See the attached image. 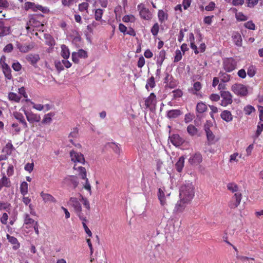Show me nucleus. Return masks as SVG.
Here are the masks:
<instances>
[{
	"instance_id": "56",
	"label": "nucleus",
	"mask_w": 263,
	"mask_h": 263,
	"mask_svg": "<svg viewBox=\"0 0 263 263\" xmlns=\"http://www.w3.org/2000/svg\"><path fill=\"white\" fill-rule=\"evenodd\" d=\"M79 57L86 58L87 57V52L83 49H80L77 52Z\"/></svg>"
},
{
	"instance_id": "47",
	"label": "nucleus",
	"mask_w": 263,
	"mask_h": 263,
	"mask_svg": "<svg viewBox=\"0 0 263 263\" xmlns=\"http://www.w3.org/2000/svg\"><path fill=\"white\" fill-rule=\"evenodd\" d=\"M13 115L15 118L16 120H17L20 123H21L23 120H25L23 115L20 112L15 111L13 112Z\"/></svg>"
},
{
	"instance_id": "21",
	"label": "nucleus",
	"mask_w": 263,
	"mask_h": 263,
	"mask_svg": "<svg viewBox=\"0 0 263 263\" xmlns=\"http://www.w3.org/2000/svg\"><path fill=\"white\" fill-rule=\"evenodd\" d=\"M10 32V27L5 26L3 22H0V37L9 34Z\"/></svg>"
},
{
	"instance_id": "52",
	"label": "nucleus",
	"mask_w": 263,
	"mask_h": 263,
	"mask_svg": "<svg viewBox=\"0 0 263 263\" xmlns=\"http://www.w3.org/2000/svg\"><path fill=\"white\" fill-rule=\"evenodd\" d=\"M182 58L181 52L179 50H177L175 52V57L174 58V62H178L181 60Z\"/></svg>"
},
{
	"instance_id": "38",
	"label": "nucleus",
	"mask_w": 263,
	"mask_h": 263,
	"mask_svg": "<svg viewBox=\"0 0 263 263\" xmlns=\"http://www.w3.org/2000/svg\"><path fill=\"white\" fill-rule=\"evenodd\" d=\"M187 131L188 133L191 135L194 136L197 133V129L193 125H189L187 127Z\"/></svg>"
},
{
	"instance_id": "43",
	"label": "nucleus",
	"mask_w": 263,
	"mask_h": 263,
	"mask_svg": "<svg viewBox=\"0 0 263 263\" xmlns=\"http://www.w3.org/2000/svg\"><path fill=\"white\" fill-rule=\"evenodd\" d=\"M263 130V123L260 122L258 123L257 128L254 135L255 138H258Z\"/></svg>"
},
{
	"instance_id": "36",
	"label": "nucleus",
	"mask_w": 263,
	"mask_h": 263,
	"mask_svg": "<svg viewBox=\"0 0 263 263\" xmlns=\"http://www.w3.org/2000/svg\"><path fill=\"white\" fill-rule=\"evenodd\" d=\"M80 196L81 197L82 200L83 201V204L87 209L86 214L87 215L89 213V210L90 209L89 202L88 200L86 198H84L82 195L80 194Z\"/></svg>"
},
{
	"instance_id": "30",
	"label": "nucleus",
	"mask_w": 263,
	"mask_h": 263,
	"mask_svg": "<svg viewBox=\"0 0 263 263\" xmlns=\"http://www.w3.org/2000/svg\"><path fill=\"white\" fill-rule=\"evenodd\" d=\"M79 135L78 129L77 128H74L70 133L68 138H69V141L73 144V141L72 138H77Z\"/></svg>"
},
{
	"instance_id": "8",
	"label": "nucleus",
	"mask_w": 263,
	"mask_h": 263,
	"mask_svg": "<svg viewBox=\"0 0 263 263\" xmlns=\"http://www.w3.org/2000/svg\"><path fill=\"white\" fill-rule=\"evenodd\" d=\"M137 7L139 11L140 15L142 18L146 20L151 18L152 16L149 10L146 8L143 4L138 5Z\"/></svg>"
},
{
	"instance_id": "4",
	"label": "nucleus",
	"mask_w": 263,
	"mask_h": 263,
	"mask_svg": "<svg viewBox=\"0 0 263 263\" xmlns=\"http://www.w3.org/2000/svg\"><path fill=\"white\" fill-rule=\"evenodd\" d=\"M232 90L237 95L246 96L248 94L247 87L241 84H235L232 86Z\"/></svg>"
},
{
	"instance_id": "55",
	"label": "nucleus",
	"mask_w": 263,
	"mask_h": 263,
	"mask_svg": "<svg viewBox=\"0 0 263 263\" xmlns=\"http://www.w3.org/2000/svg\"><path fill=\"white\" fill-rule=\"evenodd\" d=\"M221 81L223 82H227L229 81L230 80V75L226 73H222L221 76Z\"/></svg>"
},
{
	"instance_id": "51",
	"label": "nucleus",
	"mask_w": 263,
	"mask_h": 263,
	"mask_svg": "<svg viewBox=\"0 0 263 263\" xmlns=\"http://www.w3.org/2000/svg\"><path fill=\"white\" fill-rule=\"evenodd\" d=\"M35 8V4L31 2H26L25 4V9L27 10L28 9H32L34 11Z\"/></svg>"
},
{
	"instance_id": "53",
	"label": "nucleus",
	"mask_w": 263,
	"mask_h": 263,
	"mask_svg": "<svg viewBox=\"0 0 263 263\" xmlns=\"http://www.w3.org/2000/svg\"><path fill=\"white\" fill-rule=\"evenodd\" d=\"M34 222V220L32 218H30L28 214H25L24 223L26 224H33Z\"/></svg>"
},
{
	"instance_id": "20",
	"label": "nucleus",
	"mask_w": 263,
	"mask_h": 263,
	"mask_svg": "<svg viewBox=\"0 0 263 263\" xmlns=\"http://www.w3.org/2000/svg\"><path fill=\"white\" fill-rule=\"evenodd\" d=\"M156 103V96L154 93H151L145 101V104L147 107H149L151 106L155 105Z\"/></svg>"
},
{
	"instance_id": "33",
	"label": "nucleus",
	"mask_w": 263,
	"mask_h": 263,
	"mask_svg": "<svg viewBox=\"0 0 263 263\" xmlns=\"http://www.w3.org/2000/svg\"><path fill=\"white\" fill-rule=\"evenodd\" d=\"M201 88V84L199 82L194 83L193 85V88L192 89V93L194 95H197V92L199 91Z\"/></svg>"
},
{
	"instance_id": "16",
	"label": "nucleus",
	"mask_w": 263,
	"mask_h": 263,
	"mask_svg": "<svg viewBox=\"0 0 263 263\" xmlns=\"http://www.w3.org/2000/svg\"><path fill=\"white\" fill-rule=\"evenodd\" d=\"M202 157L201 155L199 153H196L190 158L189 162L192 165H197L202 161Z\"/></svg>"
},
{
	"instance_id": "2",
	"label": "nucleus",
	"mask_w": 263,
	"mask_h": 263,
	"mask_svg": "<svg viewBox=\"0 0 263 263\" xmlns=\"http://www.w3.org/2000/svg\"><path fill=\"white\" fill-rule=\"evenodd\" d=\"M69 203L73 207L74 212L79 218L82 221H87L86 217L82 212L81 205L78 199L76 197H71Z\"/></svg>"
},
{
	"instance_id": "57",
	"label": "nucleus",
	"mask_w": 263,
	"mask_h": 263,
	"mask_svg": "<svg viewBox=\"0 0 263 263\" xmlns=\"http://www.w3.org/2000/svg\"><path fill=\"white\" fill-rule=\"evenodd\" d=\"M248 7H254L258 2V0H247Z\"/></svg>"
},
{
	"instance_id": "41",
	"label": "nucleus",
	"mask_w": 263,
	"mask_h": 263,
	"mask_svg": "<svg viewBox=\"0 0 263 263\" xmlns=\"http://www.w3.org/2000/svg\"><path fill=\"white\" fill-rule=\"evenodd\" d=\"M8 97L10 100L14 101L17 102H18L21 99V97L19 96L14 92L9 93Z\"/></svg>"
},
{
	"instance_id": "50",
	"label": "nucleus",
	"mask_w": 263,
	"mask_h": 263,
	"mask_svg": "<svg viewBox=\"0 0 263 263\" xmlns=\"http://www.w3.org/2000/svg\"><path fill=\"white\" fill-rule=\"evenodd\" d=\"M89 6V4L88 3L84 2L82 3L79 5V10L80 11H83L84 10H87Z\"/></svg>"
},
{
	"instance_id": "27",
	"label": "nucleus",
	"mask_w": 263,
	"mask_h": 263,
	"mask_svg": "<svg viewBox=\"0 0 263 263\" xmlns=\"http://www.w3.org/2000/svg\"><path fill=\"white\" fill-rule=\"evenodd\" d=\"M61 49L62 57L65 59H67L70 55V52L68 47L65 45H62L61 46Z\"/></svg>"
},
{
	"instance_id": "44",
	"label": "nucleus",
	"mask_w": 263,
	"mask_h": 263,
	"mask_svg": "<svg viewBox=\"0 0 263 263\" xmlns=\"http://www.w3.org/2000/svg\"><path fill=\"white\" fill-rule=\"evenodd\" d=\"M236 18L238 21H245L248 20V17L245 15L242 12L236 13Z\"/></svg>"
},
{
	"instance_id": "23",
	"label": "nucleus",
	"mask_w": 263,
	"mask_h": 263,
	"mask_svg": "<svg viewBox=\"0 0 263 263\" xmlns=\"http://www.w3.org/2000/svg\"><path fill=\"white\" fill-rule=\"evenodd\" d=\"M7 238L9 242H10L11 244L14 245L13 247V249L14 250H16L20 247V243L15 237L11 236L9 234H7Z\"/></svg>"
},
{
	"instance_id": "18",
	"label": "nucleus",
	"mask_w": 263,
	"mask_h": 263,
	"mask_svg": "<svg viewBox=\"0 0 263 263\" xmlns=\"http://www.w3.org/2000/svg\"><path fill=\"white\" fill-rule=\"evenodd\" d=\"M182 115V112L179 109H172L167 112L166 116L169 119L176 118Z\"/></svg>"
},
{
	"instance_id": "42",
	"label": "nucleus",
	"mask_w": 263,
	"mask_h": 263,
	"mask_svg": "<svg viewBox=\"0 0 263 263\" xmlns=\"http://www.w3.org/2000/svg\"><path fill=\"white\" fill-rule=\"evenodd\" d=\"M34 11H36L37 10H40L44 13H48L49 11V10L47 7H44L41 5H35L34 8Z\"/></svg>"
},
{
	"instance_id": "10",
	"label": "nucleus",
	"mask_w": 263,
	"mask_h": 263,
	"mask_svg": "<svg viewBox=\"0 0 263 263\" xmlns=\"http://www.w3.org/2000/svg\"><path fill=\"white\" fill-rule=\"evenodd\" d=\"M242 195L240 192L235 193L232 197V201L229 204V206L231 208H235L240 204L241 200Z\"/></svg>"
},
{
	"instance_id": "17",
	"label": "nucleus",
	"mask_w": 263,
	"mask_h": 263,
	"mask_svg": "<svg viewBox=\"0 0 263 263\" xmlns=\"http://www.w3.org/2000/svg\"><path fill=\"white\" fill-rule=\"evenodd\" d=\"M40 195L42 197L44 201L46 203H55L57 202L56 199L51 195L49 194L44 193L43 192H42Z\"/></svg>"
},
{
	"instance_id": "35",
	"label": "nucleus",
	"mask_w": 263,
	"mask_h": 263,
	"mask_svg": "<svg viewBox=\"0 0 263 263\" xmlns=\"http://www.w3.org/2000/svg\"><path fill=\"white\" fill-rule=\"evenodd\" d=\"M20 191L21 194L25 196L28 193V184L27 182L24 181L23 182L20 186Z\"/></svg>"
},
{
	"instance_id": "14",
	"label": "nucleus",
	"mask_w": 263,
	"mask_h": 263,
	"mask_svg": "<svg viewBox=\"0 0 263 263\" xmlns=\"http://www.w3.org/2000/svg\"><path fill=\"white\" fill-rule=\"evenodd\" d=\"M170 195V193H167L165 195L164 192L161 189H159L158 193V198L162 206H164L166 203V198Z\"/></svg>"
},
{
	"instance_id": "31",
	"label": "nucleus",
	"mask_w": 263,
	"mask_h": 263,
	"mask_svg": "<svg viewBox=\"0 0 263 263\" xmlns=\"http://www.w3.org/2000/svg\"><path fill=\"white\" fill-rule=\"evenodd\" d=\"M206 109V105L202 102L198 103L196 106V110L199 113H203L205 111Z\"/></svg>"
},
{
	"instance_id": "54",
	"label": "nucleus",
	"mask_w": 263,
	"mask_h": 263,
	"mask_svg": "<svg viewBox=\"0 0 263 263\" xmlns=\"http://www.w3.org/2000/svg\"><path fill=\"white\" fill-rule=\"evenodd\" d=\"M33 167H34L33 163H28L25 165L24 168L26 171L28 172L29 173H31L33 171Z\"/></svg>"
},
{
	"instance_id": "13",
	"label": "nucleus",
	"mask_w": 263,
	"mask_h": 263,
	"mask_svg": "<svg viewBox=\"0 0 263 263\" xmlns=\"http://www.w3.org/2000/svg\"><path fill=\"white\" fill-rule=\"evenodd\" d=\"M25 115L28 122L30 123L38 122L41 117L39 115L24 110Z\"/></svg>"
},
{
	"instance_id": "12",
	"label": "nucleus",
	"mask_w": 263,
	"mask_h": 263,
	"mask_svg": "<svg viewBox=\"0 0 263 263\" xmlns=\"http://www.w3.org/2000/svg\"><path fill=\"white\" fill-rule=\"evenodd\" d=\"M63 182L68 185H72L75 189L79 184L77 177L74 176H69L64 179Z\"/></svg>"
},
{
	"instance_id": "9",
	"label": "nucleus",
	"mask_w": 263,
	"mask_h": 263,
	"mask_svg": "<svg viewBox=\"0 0 263 263\" xmlns=\"http://www.w3.org/2000/svg\"><path fill=\"white\" fill-rule=\"evenodd\" d=\"M43 26L44 24L38 21L36 17H32L27 23L26 29L29 31L31 27L40 28Z\"/></svg>"
},
{
	"instance_id": "37",
	"label": "nucleus",
	"mask_w": 263,
	"mask_h": 263,
	"mask_svg": "<svg viewBox=\"0 0 263 263\" xmlns=\"http://www.w3.org/2000/svg\"><path fill=\"white\" fill-rule=\"evenodd\" d=\"M54 114L53 112L48 113L44 116L42 123L44 124L49 123L51 121V117L54 116Z\"/></svg>"
},
{
	"instance_id": "6",
	"label": "nucleus",
	"mask_w": 263,
	"mask_h": 263,
	"mask_svg": "<svg viewBox=\"0 0 263 263\" xmlns=\"http://www.w3.org/2000/svg\"><path fill=\"white\" fill-rule=\"evenodd\" d=\"M70 157L71 160L74 162H78L81 164H84L85 160L84 155L81 153L77 152L73 150H72L70 152Z\"/></svg>"
},
{
	"instance_id": "62",
	"label": "nucleus",
	"mask_w": 263,
	"mask_h": 263,
	"mask_svg": "<svg viewBox=\"0 0 263 263\" xmlns=\"http://www.w3.org/2000/svg\"><path fill=\"white\" fill-rule=\"evenodd\" d=\"M145 64V59L142 56L140 57L139 59V60L138 61L137 66L139 68H142Z\"/></svg>"
},
{
	"instance_id": "64",
	"label": "nucleus",
	"mask_w": 263,
	"mask_h": 263,
	"mask_svg": "<svg viewBox=\"0 0 263 263\" xmlns=\"http://www.w3.org/2000/svg\"><path fill=\"white\" fill-rule=\"evenodd\" d=\"M13 69L16 71H18L21 69L22 66L18 62L14 63L12 66Z\"/></svg>"
},
{
	"instance_id": "58",
	"label": "nucleus",
	"mask_w": 263,
	"mask_h": 263,
	"mask_svg": "<svg viewBox=\"0 0 263 263\" xmlns=\"http://www.w3.org/2000/svg\"><path fill=\"white\" fill-rule=\"evenodd\" d=\"M193 118H194L193 115H192L190 113L186 114L185 115V117H184V121L186 123H189V122H191L193 119Z\"/></svg>"
},
{
	"instance_id": "22",
	"label": "nucleus",
	"mask_w": 263,
	"mask_h": 263,
	"mask_svg": "<svg viewBox=\"0 0 263 263\" xmlns=\"http://www.w3.org/2000/svg\"><path fill=\"white\" fill-rule=\"evenodd\" d=\"M26 59L31 64H34L39 61L40 57L37 54H29L26 56Z\"/></svg>"
},
{
	"instance_id": "15",
	"label": "nucleus",
	"mask_w": 263,
	"mask_h": 263,
	"mask_svg": "<svg viewBox=\"0 0 263 263\" xmlns=\"http://www.w3.org/2000/svg\"><path fill=\"white\" fill-rule=\"evenodd\" d=\"M171 143L175 146L181 145L184 142L183 139L178 135L174 134L170 137Z\"/></svg>"
},
{
	"instance_id": "3",
	"label": "nucleus",
	"mask_w": 263,
	"mask_h": 263,
	"mask_svg": "<svg viewBox=\"0 0 263 263\" xmlns=\"http://www.w3.org/2000/svg\"><path fill=\"white\" fill-rule=\"evenodd\" d=\"M73 169L76 170H78L79 173V175L81 177L82 179L86 180V183L84 185V188L86 190H88L90 194H91V186L90 183L88 182V180L86 178V170L85 167L82 166H79L78 167H76V165H74L73 166Z\"/></svg>"
},
{
	"instance_id": "46",
	"label": "nucleus",
	"mask_w": 263,
	"mask_h": 263,
	"mask_svg": "<svg viewBox=\"0 0 263 263\" xmlns=\"http://www.w3.org/2000/svg\"><path fill=\"white\" fill-rule=\"evenodd\" d=\"M123 21L124 22H133L135 20V18L133 15H126L123 17Z\"/></svg>"
},
{
	"instance_id": "48",
	"label": "nucleus",
	"mask_w": 263,
	"mask_h": 263,
	"mask_svg": "<svg viewBox=\"0 0 263 263\" xmlns=\"http://www.w3.org/2000/svg\"><path fill=\"white\" fill-rule=\"evenodd\" d=\"M159 30V26L158 23H156L154 25L151 29V32L154 36L157 35Z\"/></svg>"
},
{
	"instance_id": "32",
	"label": "nucleus",
	"mask_w": 263,
	"mask_h": 263,
	"mask_svg": "<svg viewBox=\"0 0 263 263\" xmlns=\"http://www.w3.org/2000/svg\"><path fill=\"white\" fill-rule=\"evenodd\" d=\"M159 20L161 23H162L167 19V14L164 12L162 10H160L158 13Z\"/></svg>"
},
{
	"instance_id": "59",
	"label": "nucleus",
	"mask_w": 263,
	"mask_h": 263,
	"mask_svg": "<svg viewBox=\"0 0 263 263\" xmlns=\"http://www.w3.org/2000/svg\"><path fill=\"white\" fill-rule=\"evenodd\" d=\"M8 219V215L7 213H5L3 214L1 218V222L4 224H6L7 223Z\"/></svg>"
},
{
	"instance_id": "24",
	"label": "nucleus",
	"mask_w": 263,
	"mask_h": 263,
	"mask_svg": "<svg viewBox=\"0 0 263 263\" xmlns=\"http://www.w3.org/2000/svg\"><path fill=\"white\" fill-rule=\"evenodd\" d=\"M233 40L234 42L235 43V44L239 47H240L242 46V37L241 35L238 33L236 32L235 33L233 36H232Z\"/></svg>"
},
{
	"instance_id": "11",
	"label": "nucleus",
	"mask_w": 263,
	"mask_h": 263,
	"mask_svg": "<svg viewBox=\"0 0 263 263\" xmlns=\"http://www.w3.org/2000/svg\"><path fill=\"white\" fill-rule=\"evenodd\" d=\"M236 62L233 59H226L223 62L224 69L228 72H231L234 70L236 68Z\"/></svg>"
},
{
	"instance_id": "25",
	"label": "nucleus",
	"mask_w": 263,
	"mask_h": 263,
	"mask_svg": "<svg viewBox=\"0 0 263 263\" xmlns=\"http://www.w3.org/2000/svg\"><path fill=\"white\" fill-rule=\"evenodd\" d=\"M185 158L183 156L180 157L177 163L175 164L177 171L178 172H181L184 166Z\"/></svg>"
},
{
	"instance_id": "34",
	"label": "nucleus",
	"mask_w": 263,
	"mask_h": 263,
	"mask_svg": "<svg viewBox=\"0 0 263 263\" xmlns=\"http://www.w3.org/2000/svg\"><path fill=\"white\" fill-rule=\"evenodd\" d=\"M227 189L232 193L238 192V187L234 183H230L227 184Z\"/></svg>"
},
{
	"instance_id": "28",
	"label": "nucleus",
	"mask_w": 263,
	"mask_h": 263,
	"mask_svg": "<svg viewBox=\"0 0 263 263\" xmlns=\"http://www.w3.org/2000/svg\"><path fill=\"white\" fill-rule=\"evenodd\" d=\"M165 51L163 50H161L159 52V54L157 60V64L159 66H161L162 64V63L165 59Z\"/></svg>"
},
{
	"instance_id": "5",
	"label": "nucleus",
	"mask_w": 263,
	"mask_h": 263,
	"mask_svg": "<svg viewBox=\"0 0 263 263\" xmlns=\"http://www.w3.org/2000/svg\"><path fill=\"white\" fill-rule=\"evenodd\" d=\"M220 95L221 97L222 98L220 103L221 106L226 107L228 105L231 104L232 103V95L229 91H221Z\"/></svg>"
},
{
	"instance_id": "63",
	"label": "nucleus",
	"mask_w": 263,
	"mask_h": 263,
	"mask_svg": "<svg viewBox=\"0 0 263 263\" xmlns=\"http://www.w3.org/2000/svg\"><path fill=\"white\" fill-rule=\"evenodd\" d=\"M174 98H179L182 96V92L180 89H177L173 91Z\"/></svg>"
},
{
	"instance_id": "19",
	"label": "nucleus",
	"mask_w": 263,
	"mask_h": 263,
	"mask_svg": "<svg viewBox=\"0 0 263 263\" xmlns=\"http://www.w3.org/2000/svg\"><path fill=\"white\" fill-rule=\"evenodd\" d=\"M221 118L226 122H229L232 121L233 116L231 112L227 110H225L221 113Z\"/></svg>"
},
{
	"instance_id": "45",
	"label": "nucleus",
	"mask_w": 263,
	"mask_h": 263,
	"mask_svg": "<svg viewBox=\"0 0 263 263\" xmlns=\"http://www.w3.org/2000/svg\"><path fill=\"white\" fill-rule=\"evenodd\" d=\"M255 111V108L251 106L247 105L244 108V111L246 115H250L253 111Z\"/></svg>"
},
{
	"instance_id": "49",
	"label": "nucleus",
	"mask_w": 263,
	"mask_h": 263,
	"mask_svg": "<svg viewBox=\"0 0 263 263\" xmlns=\"http://www.w3.org/2000/svg\"><path fill=\"white\" fill-rule=\"evenodd\" d=\"M244 26L246 28L250 30H254L255 29V25L251 21L245 23Z\"/></svg>"
},
{
	"instance_id": "29",
	"label": "nucleus",
	"mask_w": 263,
	"mask_h": 263,
	"mask_svg": "<svg viewBox=\"0 0 263 263\" xmlns=\"http://www.w3.org/2000/svg\"><path fill=\"white\" fill-rule=\"evenodd\" d=\"M204 129L206 132L207 139L209 141L212 142L214 140L215 136L212 132L210 129L209 127L205 126Z\"/></svg>"
},
{
	"instance_id": "1",
	"label": "nucleus",
	"mask_w": 263,
	"mask_h": 263,
	"mask_svg": "<svg viewBox=\"0 0 263 263\" xmlns=\"http://www.w3.org/2000/svg\"><path fill=\"white\" fill-rule=\"evenodd\" d=\"M180 198L190 201L194 196V186L192 183H187L181 186Z\"/></svg>"
},
{
	"instance_id": "7",
	"label": "nucleus",
	"mask_w": 263,
	"mask_h": 263,
	"mask_svg": "<svg viewBox=\"0 0 263 263\" xmlns=\"http://www.w3.org/2000/svg\"><path fill=\"white\" fill-rule=\"evenodd\" d=\"M189 202L190 201L185 200H182L180 198V200L177 202L174 207L173 210L174 213L179 214L183 212Z\"/></svg>"
},
{
	"instance_id": "61",
	"label": "nucleus",
	"mask_w": 263,
	"mask_h": 263,
	"mask_svg": "<svg viewBox=\"0 0 263 263\" xmlns=\"http://www.w3.org/2000/svg\"><path fill=\"white\" fill-rule=\"evenodd\" d=\"M110 147H111L112 148V149L116 153H117V154L120 153V149L117 144H116L114 143H111L110 144Z\"/></svg>"
},
{
	"instance_id": "26",
	"label": "nucleus",
	"mask_w": 263,
	"mask_h": 263,
	"mask_svg": "<svg viewBox=\"0 0 263 263\" xmlns=\"http://www.w3.org/2000/svg\"><path fill=\"white\" fill-rule=\"evenodd\" d=\"M11 185L9 179L5 176L4 175L1 179H0V190L3 186L10 187Z\"/></svg>"
},
{
	"instance_id": "40",
	"label": "nucleus",
	"mask_w": 263,
	"mask_h": 263,
	"mask_svg": "<svg viewBox=\"0 0 263 263\" xmlns=\"http://www.w3.org/2000/svg\"><path fill=\"white\" fill-rule=\"evenodd\" d=\"M155 86V78L153 76L151 77L149 79H148L147 81V83L146 84V88L147 89H148V87L151 88H153Z\"/></svg>"
},
{
	"instance_id": "39",
	"label": "nucleus",
	"mask_w": 263,
	"mask_h": 263,
	"mask_svg": "<svg viewBox=\"0 0 263 263\" xmlns=\"http://www.w3.org/2000/svg\"><path fill=\"white\" fill-rule=\"evenodd\" d=\"M103 11L101 9H97L95 11V18L97 21H101L103 15Z\"/></svg>"
},
{
	"instance_id": "60",
	"label": "nucleus",
	"mask_w": 263,
	"mask_h": 263,
	"mask_svg": "<svg viewBox=\"0 0 263 263\" xmlns=\"http://www.w3.org/2000/svg\"><path fill=\"white\" fill-rule=\"evenodd\" d=\"M4 72V73L5 76V77L8 79H11V78H12V76H11V69L10 68H7V69H5L4 71H3Z\"/></svg>"
}]
</instances>
